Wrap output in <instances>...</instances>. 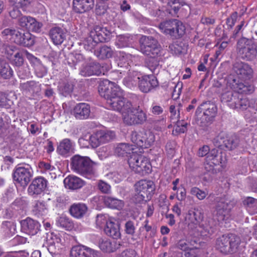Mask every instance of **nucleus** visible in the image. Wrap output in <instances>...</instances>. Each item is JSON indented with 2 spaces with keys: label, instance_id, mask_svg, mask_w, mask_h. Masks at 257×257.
Returning a JSON list of instances; mask_svg holds the SVG:
<instances>
[{
  "label": "nucleus",
  "instance_id": "obj_1",
  "mask_svg": "<svg viewBox=\"0 0 257 257\" xmlns=\"http://www.w3.org/2000/svg\"><path fill=\"white\" fill-rule=\"evenodd\" d=\"M98 91L106 100L109 109L120 112L122 115L123 112L131 108V102L123 97L122 90L114 83L103 80L99 83Z\"/></svg>",
  "mask_w": 257,
  "mask_h": 257
},
{
  "label": "nucleus",
  "instance_id": "obj_2",
  "mask_svg": "<svg viewBox=\"0 0 257 257\" xmlns=\"http://www.w3.org/2000/svg\"><path fill=\"white\" fill-rule=\"evenodd\" d=\"M96 163L91 161L89 157L79 155L73 156L70 160L72 170L88 179L96 176Z\"/></svg>",
  "mask_w": 257,
  "mask_h": 257
},
{
  "label": "nucleus",
  "instance_id": "obj_3",
  "mask_svg": "<svg viewBox=\"0 0 257 257\" xmlns=\"http://www.w3.org/2000/svg\"><path fill=\"white\" fill-rule=\"evenodd\" d=\"M215 206L212 216L218 221L228 220L231 216V210L235 202L225 197H216L214 199Z\"/></svg>",
  "mask_w": 257,
  "mask_h": 257
},
{
  "label": "nucleus",
  "instance_id": "obj_4",
  "mask_svg": "<svg viewBox=\"0 0 257 257\" xmlns=\"http://www.w3.org/2000/svg\"><path fill=\"white\" fill-rule=\"evenodd\" d=\"M135 193L132 198L135 203H141L146 198H151L155 190V184L152 181L142 180L135 185Z\"/></svg>",
  "mask_w": 257,
  "mask_h": 257
},
{
  "label": "nucleus",
  "instance_id": "obj_5",
  "mask_svg": "<svg viewBox=\"0 0 257 257\" xmlns=\"http://www.w3.org/2000/svg\"><path fill=\"white\" fill-rule=\"evenodd\" d=\"M236 50L238 56L246 61H252L257 55L256 46L253 40L245 37L240 38L237 41Z\"/></svg>",
  "mask_w": 257,
  "mask_h": 257
},
{
  "label": "nucleus",
  "instance_id": "obj_6",
  "mask_svg": "<svg viewBox=\"0 0 257 257\" xmlns=\"http://www.w3.org/2000/svg\"><path fill=\"white\" fill-rule=\"evenodd\" d=\"M115 137V134L111 131H99L89 137V141L84 138L79 140V143L83 147L88 148L90 145L92 148H96L100 145L108 143Z\"/></svg>",
  "mask_w": 257,
  "mask_h": 257
},
{
  "label": "nucleus",
  "instance_id": "obj_7",
  "mask_svg": "<svg viewBox=\"0 0 257 257\" xmlns=\"http://www.w3.org/2000/svg\"><path fill=\"white\" fill-rule=\"evenodd\" d=\"M110 31L105 27L96 26L90 32V36L87 38L85 48L91 51L95 47L96 44L108 41L110 39Z\"/></svg>",
  "mask_w": 257,
  "mask_h": 257
},
{
  "label": "nucleus",
  "instance_id": "obj_8",
  "mask_svg": "<svg viewBox=\"0 0 257 257\" xmlns=\"http://www.w3.org/2000/svg\"><path fill=\"white\" fill-rule=\"evenodd\" d=\"M221 101L226 103L232 109H245L249 106V101L241 94L232 91H227L221 95Z\"/></svg>",
  "mask_w": 257,
  "mask_h": 257
},
{
  "label": "nucleus",
  "instance_id": "obj_9",
  "mask_svg": "<svg viewBox=\"0 0 257 257\" xmlns=\"http://www.w3.org/2000/svg\"><path fill=\"white\" fill-rule=\"evenodd\" d=\"M140 51L148 57L162 56V49L158 40L152 36H143L139 40Z\"/></svg>",
  "mask_w": 257,
  "mask_h": 257
},
{
  "label": "nucleus",
  "instance_id": "obj_10",
  "mask_svg": "<svg viewBox=\"0 0 257 257\" xmlns=\"http://www.w3.org/2000/svg\"><path fill=\"white\" fill-rule=\"evenodd\" d=\"M122 118L123 122L130 126L144 124L147 120V115L140 106L131 107L123 112Z\"/></svg>",
  "mask_w": 257,
  "mask_h": 257
},
{
  "label": "nucleus",
  "instance_id": "obj_11",
  "mask_svg": "<svg viewBox=\"0 0 257 257\" xmlns=\"http://www.w3.org/2000/svg\"><path fill=\"white\" fill-rule=\"evenodd\" d=\"M127 162L132 170L140 175L145 176L152 171L151 164L144 156L133 154L131 155Z\"/></svg>",
  "mask_w": 257,
  "mask_h": 257
},
{
  "label": "nucleus",
  "instance_id": "obj_12",
  "mask_svg": "<svg viewBox=\"0 0 257 257\" xmlns=\"http://www.w3.org/2000/svg\"><path fill=\"white\" fill-rule=\"evenodd\" d=\"M203 110V115L201 118V125L205 126L210 124L215 117L217 108L214 103L209 101L203 102L198 107L196 114H199Z\"/></svg>",
  "mask_w": 257,
  "mask_h": 257
},
{
  "label": "nucleus",
  "instance_id": "obj_13",
  "mask_svg": "<svg viewBox=\"0 0 257 257\" xmlns=\"http://www.w3.org/2000/svg\"><path fill=\"white\" fill-rule=\"evenodd\" d=\"M232 70L236 75L235 77L241 80H249L253 76V70L251 66L248 63L240 60L233 63Z\"/></svg>",
  "mask_w": 257,
  "mask_h": 257
},
{
  "label": "nucleus",
  "instance_id": "obj_14",
  "mask_svg": "<svg viewBox=\"0 0 257 257\" xmlns=\"http://www.w3.org/2000/svg\"><path fill=\"white\" fill-rule=\"evenodd\" d=\"M32 177V170L28 165H17L15 168L13 177L14 180L22 186H26Z\"/></svg>",
  "mask_w": 257,
  "mask_h": 257
},
{
  "label": "nucleus",
  "instance_id": "obj_15",
  "mask_svg": "<svg viewBox=\"0 0 257 257\" xmlns=\"http://www.w3.org/2000/svg\"><path fill=\"white\" fill-rule=\"evenodd\" d=\"M154 136L151 133L145 132H133L131 135V141L138 147L148 148L154 142Z\"/></svg>",
  "mask_w": 257,
  "mask_h": 257
},
{
  "label": "nucleus",
  "instance_id": "obj_16",
  "mask_svg": "<svg viewBox=\"0 0 257 257\" xmlns=\"http://www.w3.org/2000/svg\"><path fill=\"white\" fill-rule=\"evenodd\" d=\"M239 80L233 74H230L227 77V85L239 94H249L254 91L252 85L240 82Z\"/></svg>",
  "mask_w": 257,
  "mask_h": 257
},
{
  "label": "nucleus",
  "instance_id": "obj_17",
  "mask_svg": "<svg viewBox=\"0 0 257 257\" xmlns=\"http://www.w3.org/2000/svg\"><path fill=\"white\" fill-rule=\"evenodd\" d=\"M47 181L44 177H39L34 179L28 188V193L31 196L35 198L42 194L47 186Z\"/></svg>",
  "mask_w": 257,
  "mask_h": 257
},
{
  "label": "nucleus",
  "instance_id": "obj_18",
  "mask_svg": "<svg viewBox=\"0 0 257 257\" xmlns=\"http://www.w3.org/2000/svg\"><path fill=\"white\" fill-rule=\"evenodd\" d=\"M104 66L100 64L92 62L82 66L80 71V74L83 76H89L91 75H100L104 74Z\"/></svg>",
  "mask_w": 257,
  "mask_h": 257
},
{
  "label": "nucleus",
  "instance_id": "obj_19",
  "mask_svg": "<svg viewBox=\"0 0 257 257\" xmlns=\"http://www.w3.org/2000/svg\"><path fill=\"white\" fill-rule=\"evenodd\" d=\"M159 85L157 79L152 75L142 76L139 83L140 90L144 93L151 91Z\"/></svg>",
  "mask_w": 257,
  "mask_h": 257
},
{
  "label": "nucleus",
  "instance_id": "obj_20",
  "mask_svg": "<svg viewBox=\"0 0 257 257\" xmlns=\"http://www.w3.org/2000/svg\"><path fill=\"white\" fill-rule=\"evenodd\" d=\"M70 257H98V252L85 246L76 245L71 248Z\"/></svg>",
  "mask_w": 257,
  "mask_h": 257
},
{
  "label": "nucleus",
  "instance_id": "obj_21",
  "mask_svg": "<svg viewBox=\"0 0 257 257\" xmlns=\"http://www.w3.org/2000/svg\"><path fill=\"white\" fill-rule=\"evenodd\" d=\"M21 225L23 231L29 235H34L40 231V224L30 218L22 220Z\"/></svg>",
  "mask_w": 257,
  "mask_h": 257
},
{
  "label": "nucleus",
  "instance_id": "obj_22",
  "mask_svg": "<svg viewBox=\"0 0 257 257\" xmlns=\"http://www.w3.org/2000/svg\"><path fill=\"white\" fill-rule=\"evenodd\" d=\"M19 88L23 92L34 96L41 92V84L38 81L30 80L21 82Z\"/></svg>",
  "mask_w": 257,
  "mask_h": 257
},
{
  "label": "nucleus",
  "instance_id": "obj_23",
  "mask_svg": "<svg viewBox=\"0 0 257 257\" xmlns=\"http://www.w3.org/2000/svg\"><path fill=\"white\" fill-rule=\"evenodd\" d=\"M72 114L77 119L83 120L89 118L90 114V107L85 103L77 104L72 111Z\"/></svg>",
  "mask_w": 257,
  "mask_h": 257
},
{
  "label": "nucleus",
  "instance_id": "obj_24",
  "mask_svg": "<svg viewBox=\"0 0 257 257\" xmlns=\"http://www.w3.org/2000/svg\"><path fill=\"white\" fill-rule=\"evenodd\" d=\"M73 142L69 139H64L60 141L57 147V153L65 157H67L73 153Z\"/></svg>",
  "mask_w": 257,
  "mask_h": 257
},
{
  "label": "nucleus",
  "instance_id": "obj_25",
  "mask_svg": "<svg viewBox=\"0 0 257 257\" xmlns=\"http://www.w3.org/2000/svg\"><path fill=\"white\" fill-rule=\"evenodd\" d=\"M217 249L224 254L233 253L229 234L223 235L216 242Z\"/></svg>",
  "mask_w": 257,
  "mask_h": 257
},
{
  "label": "nucleus",
  "instance_id": "obj_26",
  "mask_svg": "<svg viewBox=\"0 0 257 257\" xmlns=\"http://www.w3.org/2000/svg\"><path fill=\"white\" fill-rule=\"evenodd\" d=\"M73 10L77 13H83L92 9L94 0H73Z\"/></svg>",
  "mask_w": 257,
  "mask_h": 257
},
{
  "label": "nucleus",
  "instance_id": "obj_27",
  "mask_svg": "<svg viewBox=\"0 0 257 257\" xmlns=\"http://www.w3.org/2000/svg\"><path fill=\"white\" fill-rule=\"evenodd\" d=\"M63 182L65 187L71 190L80 189L85 184L83 180L74 175H69L64 179Z\"/></svg>",
  "mask_w": 257,
  "mask_h": 257
},
{
  "label": "nucleus",
  "instance_id": "obj_28",
  "mask_svg": "<svg viewBox=\"0 0 257 257\" xmlns=\"http://www.w3.org/2000/svg\"><path fill=\"white\" fill-rule=\"evenodd\" d=\"M49 36L54 44L60 45L66 38V33L61 28L54 27L50 29Z\"/></svg>",
  "mask_w": 257,
  "mask_h": 257
},
{
  "label": "nucleus",
  "instance_id": "obj_29",
  "mask_svg": "<svg viewBox=\"0 0 257 257\" xmlns=\"http://www.w3.org/2000/svg\"><path fill=\"white\" fill-rule=\"evenodd\" d=\"M14 75V72L7 59L4 56L0 55V75L5 79H9Z\"/></svg>",
  "mask_w": 257,
  "mask_h": 257
},
{
  "label": "nucleus",
  "instance_id": "obj_30",
  "mask_svg": "<svg viewBox=\"0 0 257 257\" xmlns=\"http://www.w3.org/2000/svg\"><path fill=\"white\" fill-rule=\"evenodd\" d=\"M198 231L203 236H209L215 230L213 221L211 219H206L201 221L199 223Z\"/></svg>",
  "mask_w": 257,
  "mask_h": 257
},
{
  "label": "nucleus",
  "instance_id": "obj_31",
  "mask_svg": "<svg viewBox=\"0 0 257 257\" xmlns=\"http://www.w3.org/2000/svg\"><path fill=\"white\" fill-rule=\"evenodd\" d=\"M88 208L84 203H74L70 208L69 212L71 215L75 218H81L86 213Z\"/></svg>",
  "mask_w": 257,
  "mask_h": 257
},
{
  "label": "nucleus",
  "instance_id": "obj_32",
  "mask_svg": "<svg viewBox=\"0 0 257 257\" xmlns=\"http://www.w3.org/2000/svg\"><path fill=\"white\" fill-rule=\"evenodd\" d=\"M104 231L107 235L114 239H117L120 236L118 223L111 220H109L108 223H107L106 226L104 227Z\"/></svg>",
  "mask_w": 257,
  "mask_h": 257
},
{
  "label": "nucleus",
  "instance_id": "obj_33",
  "mask_svg": "<svg viewBox=\"0 0 257 257\" xmlns=\"http://www.w3.org/2000/svg\"><path fill=\"white\" fill-rule=\"evenodd\" d=\"M206 162H208L210 166H217L224 163L225 161L223 159L222 153L214 149L211 150L206 156Z\"/></svg>",
  "mask_w": 257,
  "mask_h": 257
},
{
  "label": "nucleus",
  "instance_id": "obj_34",
  "mask_svg": "<svg viewBox=\"0 0 257 257\" xmlns=\"http://www.w3.org/2000/svg\"><path fill=\"white\" fill-rule=\"evenodd\" d=\"M141 77V74L137 71H130L127 76L123 79V82L127 87L132 88L139 85Z\"/></svg>",
  "mask_w": 257,
  "mask_h": 257
},
{
  "label": "nucleus",
  "instance_id": "obj_35",
  "mask_svg": "<svg viewBox=\"0 0 257 257\" xmlns=\"http://www.w3.org/2000/svg\"><path fill=\"white\" fill-rule=\"evenodd\" d=\"M120 243L116 241H111L109 239H103L99 243L101 250L106 252H111L115 251L119 247Z\"/></svg>",
  "mask_w": 257,
  "mask_h": 257
},
{
  "label": "nucleus",
  "instance_id": "obj_36",
  "mask_svg": "<svg viewBox=\"0 0 257 257\" xmlns=\"http://www.w3.org/2000/svg\"><path fill=\"white\" fill-rule=\"evenodd\" d=\"M103 202L107 207L117 210L121 209L124 206V202L122 200L108 196L103 198Z\"/></svg>",
  "mask_w": 257,
  "mask_h": 257
},
{
  "label": "nucleus",
  "instance_id": "obj_37",
  "mask_svg": "<svg viewBox=\"0 0 257 257\" xmlns=\"http://www.w3.org/2000/svg\"><path fill=\"white\" fill-rule=\"evenodd\" d=\"M2 229L5 237H10L16 234V225L13 221H4L2 224Z\"/></svg>",
  "mask_w": 257,
  "mask_h": 257
},
{
  "label": "nucleus",
  "instance_id": "obj_38",
  "mask_svg": "<svg viewBox=\"0 0 257 257\" xmlns=\"http://www.w3.org/2000/svg\"><path fill=\"white\" fill-rule=\"evenodd\" d=\"M133 148L128 144L120 143L118 144L114 149V153L119 157H125L133 152Z\"/></svg>",
  "mask_w": 257,
  "mask_h": 257
},
{
  "label": "nucleus",
  "instance_id": "obj_39",
  "mask_svg": "<svg viewBox=\"0 0 257 257\" xmlns=\"http://www.w3.org/2000/svg\"><path fill=\"white\" fill-rule=\"evenodd\" d=\"M185 30V27L183 23L177 20L176 27H173V30L170 33L169 36L173 39H179L184 35Z\"/></svg>",
  "mask_w": 257,
  "mask_h": 257
},
{
  "label": "nucleus",
  "instance_id": "obj_40",
  "mask_svg": "<svg viewBox=\"0 0 257 257\" xmlns=\"http://www.w3.org/2000/svg\"><path fill=\"white\" fill-rule=\"evenodd\" d=\"M112 53L113 51L112 49L106 45H103L94 51L95 55L101 59L111 57L112 55Z\"/></svg>",
  "mask_w": 257,
  "mask_h": 257
},
{
  "label": "nucleus",
  "instance_id": "obj_41",
  "mask_svg": "<svg viewBox=\"0 0 257 257\" xmlns=\"http://www.w3.org/2000/svg\"><path fill=\"white\" fill-rule=\"evenodd\" d=\"M239 144V139L235 135H227L226 134L224 141V147L228 150H232L237 147Z\"/></svg>",
  "mask_w": 257,
  "mask_h": 257
},
{
  "label": "nucleus",
  "instance_id": "obj_42",
  "mask_svg": "<svg viewBox=\"0 0 257 257\" xmlns=\"http://www.w3.org/2000/svg\"><path fill=\"white\" fill-rule=\"evenodd\" d=\"M172 53L175 55H180L185 53L187 51V46L180 41H177L171 44L169 47Z\"/></svg>",
  "mask_w": 257,
  "mask_h": 257
},
{
  "label": "nucleus",
  "instance_id": "obj_43",
  "mask_svg": "<svg viewBox=\"0 0 257 257\" xmlns=\"http://www.w3.org/2000/svg\"><path fill=\"white\" fill-rule=\"evenodd\" d=\"M161 59V56H154L149 57L146 60V64L149 69L154 73L157 72L159 68V62Z\"/></svg>",
  "mask_w": 257,
  "mask_h": 257
},
{
  "label": "nucleus",
  "instance_id": "obj_44",
  "mask_svg": "<svg viewBox=\"0 0 257 257\" xmlns=\"http://www.w3.org/2000/svg\"><path fill=\"white\" fill-rule=\"evenodd\" d=\"M177 19H171L165 21L160 23L159 28L162 32L166 35H169L173 27H176V22Z\"/></svg>",
  "mask_w": 257,
  "mask_h": 257
},
{
  "label": "nucleus",
  "instance_id": "obj_45",
  "mask_svg": "<svg viewBox=\"0 0 257 257\" xmlns=\"http://www.w3.org/2000/svg\"><path fill=\"white\" fill-rule=\"evenodd\" d=\"M56 224L66 230H71L73 227V223L72 220L64 215H62L57 219Z\"/></svg>",
  "mask_w": 257,
  "mask_h": 257
},
{
  "label": "nucleus",
  "instance_id": "obj_46",
  "mask_svg": "<svg viewBox=\"0 0 257 257\" xmlns=\"http://www.w3.org/2000/svg\"><path fill=\"white\" fill-rule=\"evenodd\" d=\"M177 247L185 251V257L194 256L193 253L194 252V249L189 248V245L187 240L184 239L180 240L177 244Z\"/></svg>",
  "mask_w": 257,
  "mask_h": 257
},
{
  "label": "nucleus",
  "instance_id": "obj_47",
  "mask_svg": "<svg viewBox=\"0 0 257 257\" xmlns=\"http://www.w3.org/2000/svg\"><path fill=\"white\" fill-rule=\"evenodd\" d=\"M47 210L46 203L44 201L37 200L35 201L33 206V211L38 215H44Z\"/></svg>",
  "mask_w": 257,
  "mask_h": 257
},
{
  "label": "nucleus",
  "instance_id": "obj_48",
  "mask_svg": "<svg viewBox=\"0 0 257 257\" xmlns=\"http://www.w3.org/2000/svg\"><path fill=\"white\" fill-rule=\"evenodd\" d=\"M230 242L231 243L232 251L233 253H235L239 250L241 243L240 237L235 234H229Z\"/></svg>",
  "mask_w": 257,
  "mask_h": 257
},
{
  "label": "nucleus",
  "instance_id": "obj_49",
  "mask_svg": "<svg viewBox=\"0 0 257 257\" xmlns=\"http://www.w3.org/2000/svg\"><path fill=\"white\" fill-rule=\"evenodd\" d=\"M22 43L20 45L24 47H29L34 44V39L32 35L28 32L23 33Z\"/></svg>",
  "mask_w": 257,
  "mask_h": 257
},
{
  "label": "nucleus",
  "instance_id": "obj_50",
  "mask_svg": "<svg viewBox=\"0 0 257 257\" xmlns=\"http://www.w3.org/2000/svg\"><path fill=\"white\" fill-rule=\"evenodd\" d=\"M131 40L128 36L119 35L115 41V45L120 48L127 47L130 45Z\"/></svg>",
  "mask_w": 257,
  "mask_h": 257
},
{
  "label": "nucleus",
  "instance_id": "obj_51",
  "mask_svg": "<svg viewBox=\"0 0 257 257\" xmlns=\"http://www.w3.org/2000/svg\"><path fill=\"white\" fill-rule=\"evenodd\" d=\"M187 123L184 121H178L173 130V134L178 135L184 133L187 130Z\"/></svg>",
  "mask_w": 257,
  "mask_h": 257
},
{
  "label": "nucleus",
  "instance_id": "obj_52",
  "mask_svg": "<svg viewBox=\"0 0 257 257\" xmlns=\"http://www.w3.org/2000/svg\"><path fill=\"white\" fill-rule=\"evenodd\" d=\"M190 194L197 197L200 200L205 198L208 194L207 192L200 189L197 187H192L190 190Z\"/></svg>",
  "mask_w": 257,
  "mask_h": 257
},
{
  "label": "nucleus",
  "instance_id": "obj_53",
  "mask_svg": "<svg viewBox=\"0 0 257 257\" xmlns=\"http://www.w3.org/2000/svg\"><path fill=\"white\" fill-rule=\"evenodd\" d=\"M12 64L17 67L21 66L24 63V58L23 53L17 51L11 59Z\"/></svg>",
  "mask_w": 257,
  "mask_h": 257
},
{
  "label": "nucleus",
  "instance_id": "obj_54",
  "mask_svg": "<svg viewBox=\"0 0 257 257\" xmlns=\"http://www.w3.org/2000/svg\"><path fill=\"white\" fill-rule=\"evenodd\" d=\"M242 204L247 209L253 208L257 205V199L251 197H245L243 199Z\"/></svg>",
  "mask_w": 257,
  "mask_h": 257
},
{
  "label": "nucleus",
  "instance_id": "obj_55",
  "mask_svg": "<svg viewBox=\"0 0 257 257\" xmlns=\"http://www.w3.org/2000/svg\"><path fill=\"white\" fill-rule=\"evenodd\" d=\"M73 86L72 84L66 83L63 84L59 87L60 93L64 96L70 95L72 92Z\"/></svg>",
  "mask_w": 257,
  "mask_h": 257
},
{
  "label": "nucleus",
  "instance_id": "obj_56",
  "mask_svg": "<svg viewBox=\"0 0 257 257\" xmlns=\"http://www.w3.org/2000/svg\"><path fill=\"white\" fill-rule=\"evenodd\" d=\"M32 17L31 16H22L19 19V25L22 28L29 30L31 23L33 22Z\"/></svg>",
  "mask_w": 257,
  "mask_h": 257
},
{
  "label": "nucleus",
  "instance_id": "obj_57",
  "mask_svg": "<svg viewBox=\"0 0 257 257\" xmlns=\"http://www.w3.org/2000/svg\"><path fill=\"white\" fill-rule=\"evenodd\" d=\"M225 135L226 134L224 133L221 132L219 133L212 141L214 145L218 148L224 147V141L225 139Z\"/></svg>",
  "mask_w": 257,
  "mask_h": 257
},
{
  "label": "nucleus",
  "instance_id": "obj_58",
  "mask_svg": "<svg viewBox=\"0 0 257 257\" xmlns=\"http://www.w3.org/2000/svg\"><path fill=\"white\" fill-rule=\"evenodd\" d=\"M168 4L171 7V10H170L169 13L172 15L177 14L181 8V6L183 5V4H180L179 0H170L168 3Z\"/></svg>",
  "mask_w": 257,
  "mask_h": 257
},
{
  "label": "nucleus",
  "instance_id": "obj_59",
  "mask_svg": "<svg viewBox=\"0 0 257 257\" xmlns=\"http://www.w3.org/2000/svg\"><path fill=\"white\" fill-rule=\"evenodd\" d=\"M35 72L37 77L42 78L47 72V68L41 63H38L35 65Z\"/></svg>",
  "mask_w": 257,
  "mask_h": 257
},
{
  "label": "nucleus",
  "instance_id": "obj_60",
  "mask_svg": "<svg viewBox=\"0 0 257 257\" xmlns=\"http://www.w3.org/2000/svg\"><path fill=\"white\" fill-rule=\"evenodd\" d=\"M124 231L128 235H134L135 234L136 227L133 221L128 220L126 222L124 225Z\"/></svg>",
  "mask_w": 257,
  "mask_h": 257
},
{
  "label": "nucleus",
  "instance_id": "obj_61",
  "mask_svg": "<svg viewBox=\"0 0 257 257\" xmlns=\"http://www.w3.org/2000/svg\"><path fill=\"white\" fill-rule=\"evenodd\" d=\"M98 189L103 193L108 194L110 192V186L106 182L99 180L97 183Z\"/></svg>",
  "mask_w": 257,
  "mask_h": 257
},
{
  "label": "nucleus",
  "instance_id": "obj_62",
  "mask_svg": "<svg viewBox=\"0 0 257 257\" xmlns=\"http://www.w3.org/2000/svg\"><path fill=\"white\" fill-rule=\"evenodd\" d=\"M19 7L13 4L9 9V15L12 19H17L21 15Z\"/></svg>",
  "mask_w": 257,
  "mask_h": 257
},
{
  "label": "nucleus",
  "instance_id": "obj_63",
  "mask_svg": "<svg viewBox=\"0 0 257 257\" xmlns=\"http://www.w3.org/2000/svg\"><path fill=\"white\" fill-rule=\"evenodd\" d=\"M11 100L7 98V95L0 92V107H9L11 105Z\"/></svg>",
  "mask_w": 257,
  "mask_h": 257
},
{
  "label": "nucleus",
  "instance_id": "obj_64",
  "mask_svg": "<svg viewBox=\"0 0 257 257\" xmlns=\"http://www.w3.org/2000/svg\"><path fill=\"white\" fill-rule=\"evenodd\" d=\"M32 20L33 21H32L33 22L31 23L29 31L37 33L40 32L43 26V24L40 22H37L36 19L33 17Z\"/></svg>",
  "mask_w": 257,
  "mask_h": 257
}]
</instances>
